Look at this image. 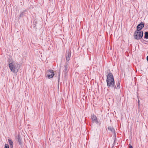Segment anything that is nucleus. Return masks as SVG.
Segmentation results:
<instances>
[{"instance_id": "obj_12", "label": "nucleus", "mask_w": 148, "mask_h": 148, "mask_svg": "<svg viewBox=\"0 0 148 148\" xmlns=\"http://www.w3.org/2000/svg\"><path fill=\"white\" fill-rule=\"evenodd\" d=\"M18 141L19 144L20 145L22 143V139L21 138L20 136H18Z\"/></svg>"}, {"instance_id": "obj_8", "label": "nucleus", "mask_w": 148, "mask_h": 148, "mask_svg": "<svg viewBox=\"0 0 148 148\" xmlns=\"http://www.w3.org/2000/svg\"><path fill=\"white\" fill-rule=\"evenodd\" d=\"M27 12V11L26 10H25L23 11V12H20V14L19 15V18H20L22 16H23L25 15V14H26V12Z\"/></svg>"}, {"instance_id": "obj_17", "label": "nucleus", "mask_w": 148, "mask_h": 148, "mask_svg": "<svg viewBox=\"0 0 148 148\" xmlns=\"http://www.w3.org/2000/svg\"><path fill=\"white\" fill-rule=\"evenodd\" d=\"M147 60L148 61V56L147 57Z\"/></svg>"}, {"instance_id": "obj_6", "label": "nucleus", "mask_w": 148, "mask_h": 148, "mask_svg": "<svg viewBox=\"0 0 148 148\" xmlns=\"http://www.w3.org/2000/svg\"><path fill=\"white\" fill-rule=\"evenodd\" d=\"M71 55V53L70 52H68L67 54L66 55V59L67 62H68L70 60Z\"/></svg>"}, {"instance_id": "obj_3", "label": "nucleus", "mask_w": 148, "mask_h": 148, "mask_svg": "<svg viewBox=\"0 0 148 148\" xmlns=\"http://www.w3.org/2000/svg\"><path fill=\"white\" fill-rule=\"evenodd\" d=\"M45 74L47 75V77L49 79H51L53 77L54 75V73L53 70L49 69L46 71Z\"/></svg>"}, {"instance_id": "obj_19", "label": "nucleus", "mask_w": 148, "mask_h": 148, "mask_svg": "<svg viewBox=\"0 0 148 148\" xmlns=\"http://www.w3.org/2000/svg\"><path fill=\"white\" fill-rule=\"evenodd\" d=\"M58 80H59V79Z\"/></svg>"}, {"instance_id": "obj_10", "label": "nucleus", "mask_w": 148, "mask_h": 148, "mask_svg": "<svg viewBox=\"0 0 148 148\" xmlns=\"http://www.w3.org/2000/svg\"><path fill=\"white\" fill-rule=\"evenodd\" d=\"M65 71H66L68 68L69 67V64L68 62H67L66 63L65 66Z\"/></svg>"}, {"instance_id": "obj_1", "label": "nucleus", "mask_w": 148, "mask_h": 148, "mask_svg": "<svg viewBox=\"0 0 148 148\" xmlns=\"http://www.w3.org/2000/svg\"><path fill=\"white\" fill-rule=\"evenodd\" d=\"M106 82L107 86L109 87H114L115 85L114 81L112 74L110 73L107 76Z\"/></svg>"}, {"instance_id": "obj_15", "label": "nucleus", "mask_w": 148, "mask_h": 148, "mask_svg": "<svg viewBox=\"0 0 148 148\" xmlns=\"http://www.w3.org/2000/svg\"><path fill=\"white\" fill-rule=\"evenodd\" d=\"M4 148H9V146L8 144H5Z\"/></svg>"}, {"instance_id": "obj_5", "label": "nucleus", "mask_w": 148, "mask_h": 148, "mask_svg": "<svg viewBox=\"0 0 148 148\" xmlns=\"http://www.w3.org/2000/svg\"><path fill=\"white\" fill-rule=\"evenodd\" d=\"M144 24L143 23L141 22L137 27V30L140 31V30L144 27Z\"/></svg>"}, {"instance_id": "obj_18", "label": "nucleus", "mask_w": 148, "mask_h": 148, "mask_svg": "<svg viewBox=\"0 0 148 148\" xmlns=\"http://www.w3.org/2000/svg\"><path fill=\"white\" fill-rule=\"evenodd\" d=\"M115 140L114 141V143L113 144H115Z\"/></svg>"}, {"instance_id": "obj_4", "label": "nucleus", "mask_w": 148, "mask_h": 148, "mask_svg": "<svg viewBox=\"0 0 148 148\" xmlns=\"http://www.w3.org/2000/svg\"><path fill=\"white\" fill-rule=\"evenodd\" d=\"M16 63H10L9 64V67L10 69L13 73H14L16 71Z\"/></svg>"}, {"instance_id": "obj_7", "label": "nucleus", "mask_w": 148, "mask_h": 148, "mask_svg": "<svg viewBox=\"0 0 148 148\" xmlns=\"http://www.w3.org/2000/svg\"><path fill=\"white\" fill-rule=\"evenodd\" d=\"M8 141L10 146V148H13V143L12 140L11 139H10V138H9L8 139Z\"/></svg>"}, {"instance_id": "obj_13", "label": "nucleus", "mask_w": 148, "mask_h": 148, "mask_svg": "<svg viewBox=\"0 0 148 148\" xmlns=\"http://www.w3.org/2000/svg\"><path fill=\"white\" fill-rule=\"evenodd\" d=\"M108 129L109 130L111 131V132H114V130L113 127L111 126L109 127H108Z\"/></svg>"}, {"instance_id": "obj_2", "label": "nucleus", "mask_w": 148, "mask_h": 148, "mask_svg": "<svg viewBox=\"0 0 148 148\" xmlns=\"http://www.w3.org/2000/svg\"><path fill=\"white\" fill-rule=\"evenodd\" d=\"M143 34V32L142 31L137 30L134 33V37L136 39L138 40L142 38Z\"/></svg>"}, {"instance_id": "obj_11", "label": "nucleus", "mask_w": 148, "mask_h": 148, "mask_svg": "<svg viewBox=\"0 0 148 148\" xmlns=\"http://www.w3.org/2000/svg\"><path fill=\"white\" fill-rule=\"evenodd\" d=\"M92 119L93 121H96L97 120V118L96 116L92 115L91 116Z\"/></svg>"}, {"instance_id": "obj_16", "label": "nucleus", "mask_w": 148, "mask_h": 148, "mask_svg": "<svg viewBox=\"0 0 148 148\" xmlns=\"http://www.w3.org/2000/svg\"><path fill=\"white\" fill-rule=\"evenodd\" d=\"M129 148H133L132 146L130 144H129Z\"/></svg>"}, {"instance_id": "obj_9", "label": "nucleus", "mask_w": 148, "mask_h": 148, "mask_svg": "<svg viewBox=\"0 0 148 148\" xmlns=\"http://www.w3.org/2000/svg\"><path fill=\"white\" fill-rule=\"evenodd\" d=\"M114 89H119L120 88V83L119 82H118L115 86H114V87H113Z\"/></svg>"}, {"instance_id": "obj_14", "label": "nucleus", "mask_w": 148, "mask_h": 148, "mask_svg": "<svg viewBox=\"0 0 148 148\" xmlns=\"http://www.w3.org/2000/svg\"><path fill=\"white\" fill-rule=\"evenodd\" d=\"M144 38H145L146 39H147L148 38V32H145V36H144Z\"/></svg>"}]
</instances>
